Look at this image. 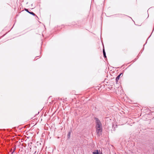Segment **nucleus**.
<instances>
[{"label": "nucleus", "instance_id": "f257e3e1", "mask_svg": "<svg viewBox=\"0 0 154 154\" xmlns=\"http://www.w3.org/2000/svg\"><path fill=\"white\" fill-rule=\"evenodd\" d=\"M95 119L96 120V128H102V124L100 120L98 118H95Z\"/></svg>", "mask_w": 154, "mask_h": 154}, {"label": "nucleus", "instance_id": "f03ea898", "mask_svg": "<svg viewBox=\"0 0 154 154\" xmlns=\"http://www.w3.org/2000/svg\"><path fill=\"white\" fill-rule=\"evenodd\" d=\"M96 132L97 133V135L99 136L100 134H101V133L102 131V128H96Z\"/></svg>", "mask_w": 154, "mask_h": 154}, {"label": "nucleus", "instance_id": "7ed1b4c3", "mask_svg": "<svg viewBox=\"0 0 154 154\" xmlns=\"http://www.w3.org/2000/svg\"><path fill=\"white\" fill-rule=\"evenodd\" d=\"M24 10L26 12H28V13H29L30 14H32V15L34 16H36L37 17V16L34 13H33V12H31L29 11L28 9L25 8Z\"/></svg>", "mask_w": 154, "mask_h": 154}, {"label": "nucleus", "instance_id": "20e7f679", "mask_svg": "<svg viewBox=\"0 0 154 154\" xmlns=\"http://www.w3.org/2000/svg\"><path fill=\"white\" fill-rule=\"evenodd\" d=\"M120 78V75H118L116 78V83H117L118 81Z\"/></svg>", "mask_w": 154, "mask_h": 154}, {"label": "nucleus", "instance_id": "39448f33", "mask_svg": "<svg viewBox=\"0 0 154 154\" xmlns=\"http://www.w3.org/2000/svg\"><path fill=\"white\" fill-rule=\"evenodd\" d=\"M103 56H104V57L105 58H106V52H105L104 48L103 49Z\"/></svg>", "mask_w": 154, "mask_h": 154}, {"label": "nucleus", "instance_id": "423d86ee", "mask_svg": "<svg viewBox=\"0 0 154 154\" xmlns=\"http://www.w3.org/2000/svg\"><path fill=\"white\" fill-rule=\"evenodd\" d=\"M93 154H99L98 150H96L94 152H93Z\"/></svg>", "mask_w": 154, "mask_h": 154}, {"label": "nucleus", "instance_id": "0eeeda50", "mask_svg": "<svg viewBox=\"0 0 154 154\" xmlns=\"http://www.w3.org/2000/svg\"><path fill=\"white\" fill-rule=\"evenodd\" d=\"M15 150V148L14 149L13 151L11 152V154H12L14 152Z\"/></svg>", "mask_w": 154, "mask_h": 154}, {"label": "nucleus", "instance_id": "6e6552de", "mask_svg": "<svg viewBox=\"0 0 154 154\" xmlns=\"http://www.w3.org/2000/svg\"><path fill=\"white\" fill-rule=\"evenodd\" d=\"M122 75V76L123 75V74L122 73H120L119 75H120V76H121Z\"/></svg>", "mask_w": 154, "mask_h": 154}, {"label": "nucleus", "instance_id": "1a4fd4ad", "mask_svg": "<svg viewBox=\"0 0 154 154\" xmlns=\"http://www.w3.org/2000/svg\"><path fill=\"white\" fill-rule=\"evenodd\" d=\"M122 75V76L123 75V74L122 73H120L119 75H120V76H121Z\"/></svg>", "mask_w": 154, "mask_h": 154}, {"label": "nucleus", "instance_id": "9d476101", "mask_svg": "<svg viewBox=\"0 0 154 154\" xmlns=\"http://www.w3.org/2000/svg\"><path fill=\"white\" fill-rule=\"evenodd\" d=\"M58 100H62V99H59V98H58Z\"/></svg>", "mask_w": 154, "mask_h": 154}, {"label": "nucleus", "instance_id": "9b49d317", "mask_svg": "<svg viewBox=\"0 0 154 154\" xmlns=\"http://www.w3.org/2000/svg\"><path fill=\"white\" fill-rule=\"evenodd\" d=\"M69 134H70V133H69Z\"/></svg>", "mask_w": 154, "mask_h": 154}]
</instances>
